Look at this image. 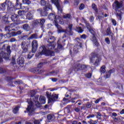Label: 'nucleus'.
I'll use <instances>...</instances> for the list:
<instances>
[{"label": "nucleus", "mask_w": 124, "mask_h": 124, "mask_svg": "<svg viewBox=\"0 0 124 124\" xmlns=\"http://www.w3.org/2000/svg\"><path fill=\"white\" fill-rule=\"evenodd\" d=\"M109 118L108 116H107L106 115H104V119L105 121H106V120H108V119Z\"/></svg>", "instance_id": "64"}, {"label": "nucleus", "mask_w": 124, "mask_h": 124, "mask_svg": "<svg viewBox=\"0 0 124 124\" xmlns=\"http://www.w3.org/2000/svg\"><path fill=\"white\" fill-rule=\"evenodd\" d=\"M115 72V69H112L111 70H110L108 72H107L106 76L104 77L105 79H107L108 78H110V76H111V73H114Z\"/></svg>", "instance_id": "18"}, {"label": "nucleus", "mask_w": 124, "mask_h": 124, "mask_svg": "<svg viewBox=\"0 0 124 124\" xmlns=\"http://www.w3.org/2000/svg\"><path fill=\"white\" fill-rule=\"evenodd\" d=\"M48 18L51 21H53V20H54V22H55V20H57L58 16H56V15H55V14H50L48 16Z\"/></svg>", "instance_id": "15"}, {"label": "nucleus", "mask_w": 124, "mask_h": 124, "mask_svg": "<svg viewBox=\"0 0 124 124\" xmlns=\"http://www.w3.org/2000/svg\"><path fill=\"white\" fill-rule=\"evenodd\" d=\"M63 101H65V103H68L69 102V99L63 98Z\"/></svg>", "instance_id": "56"}, {"label": "nucleus", "mask_w": 124, "mask_h": 124, "mask_svg": "<svg viewBox=\"0 0 124 124\" xmlns=\"http://www.w3.org/2000/svg\"><path fill=\"white\" fill-rule=\"evenodd\" d=\"M111 21L113 26H116L117 25V21H116V20H115L113 18H111Z\"/></svg>", "instance_id": "45"}, {"label": "nucleus", "mask_w": 124, "mask_h": 124, "mask_svg": "<svg viewBox=\"0 0 124 124\" xmlns=\"http://www.w3.org/2000/svg\"><path fill=\"white\" fill-rule=\"evenodd\" d=\"M1 7L3 9L5 10L7 6L8 11L12 12L14 11V5L10 0H6V1L1 4Z\"/></svg>", "instance_id": "5"}, {"label": "nucleus", "mask_w": 124, "mask_h": 124, "mask_svg": "<svg viewBox=\"0 0 124 124\" xmlns=\"http://www.w3.org/2000/svg\"><path fill=\"white\" fill-rule=\"evenodd\" d=\"M90 62L94 63V65L97 66L100 62L99 57H98V54L95 53H92L91 54V57L90 58Z\"/></svg>", "instance_id": "7"}, {"label": "nucleus", "mask_w": 124, "mask_h": 124, "mask_svg": "<svg viewBox=\"0 0 124 124\" xmlns=\"http://www.w3.org/2000/svg\"><path fill=\"white\" fill-rule=\"evenodd\" d=\"M23 29L26 31H31V27L28 24H25L23 25Z\"/></svg>", "instance_id": "22"}, {"label": "nucleus", "mask_w": 124, "mask_h": 124, "mask_svg": "<svg viewBox=\"0 0 124 124\" xmlns=\"http://www.w3.org/2000/svg\"><path fill=\"white\" fill-rule=\"evenodd\" d=\"M79 48H82V44L81 43H78V45L74 46V52H75V53H78V49Z\"/></svg>", "instance_id": "19"}, {"label": "nucleus", "mask_w": 124, "mask_h": 124, "mask_svg": "<svg viewBox=\"0 0 124 124\" xmlns=\"http://www.w3.org/2000/svg\"><path fill=\"white\" fill-rule=\"evenodd\" d=\"M58 10V13H62V9L61 7V5H60V3L57 4V5H55Z\"/></svg>", "instance_id": "27"}, {"label": "nucleus", "mask_w": 124, "mask_h": 124, "mask_svg": "<svg viewBox=\"0 0 124 124\" xmlns=\"http://www.w3.org/2000/svg\"><path fill=\"white\" fill-rule=\"evenodd\" d=\"M79 0H75L74 5H75V6H78V4H79Z\"/></svg>", "instance_id": "51"}, {"label": "nucleus", "mask_w": 124, "mask_h": 124, "mask_svg": "<svg viewBox=\"0 0 124 124\" xmlns=\"http://www.w3.org/2000/svg\"><path fill=\"white\" fill-rule=\"evenodd\" d=\"M113 7L115 8L116 12H118L119 9L123 7V2L115 1L113 4Z\"/></svg>", "instance_id": "9"}, {"label": "nucleus", "mask_w": 124, "mask_h": 124, "mask_svg": "<svg viewBox=\"0 0 124 124\" xmlns=\"http://www.w3.org/2000/svg\"><path fill=\"white\" fill-rule=\"evenodd\" d=\"M92 6V8L94 10V11L97 13V8L96 7V5H95V4H93Z\"/></svg>", "instance_id": "37"}, {"label": "nucleus", "mask_w": 124, "mask_h": 124, "mask_svg": "<svg viewBox=\"0 0 124 124\" xmlns=\"http://www.w3.org/2000/svg\"><path fill=\"white\" fill-rule=\"evenodd\" d=\"M18 16L16 14H13L12 15V16L11 17V19L13 22H16L18 19Z\"/></svg>", "instance_id": "23"}, {"label": "nucleus", "mask_w": 124, "mask_h": 124, "mask_svg": "<svg viewBox=\"0 0 124 124\" xmlns=\"http://www.w3.org/2000/svg\"><path fill=\"white\" fill-rule=\"evenodd\" d=\"M61 39H59L57 42V44H58V49H61L62 46V44H61Z\"/></svg>", "instance_id": "33"}, {"label": "nucleus", "mask_w": 124, "mask_h": 124, "mask_svg": "<svg viewBox=\"0 0 124 124\" xmlns=\"http://www.w3.org/2000/svg\"><path fill=\"white\" fill-rule=\"evenodd\" d=\"M122 12H120V13H118V12H116V17L118 18V20H120V21H121V20H122Z\"/></svg>", "instance_id": "26"}, {"label": "nucleus", "mask_w": 124, "mask_h": 124, "mask_svg": "<svg viewBox=\"0 0 124 124\" xmlns=\"http://www.w3.org/2000/svg\"><path fill=\"white\" fill-rule=\"evenodd\" d=\"M105 66H102L101 67V72H102V73H104V72H105Z\"/></svg>", "instance_id": "47"}, {"label": "nucleus", "mask_w": 124, "mask_h": 124, "mask_svg": "<svg viewBox=\"0 0 124 124\" xmlns=\"http://www.w3.org/2000/svg\"><path fill=\"white\" fill-rule=\"evenodd\" d=\"M18 16H19V17H20V18H21L22 19H25V16H26V15H25V12L23 10L19 11L18 12Z\"/></svg>", "instance_id": "21"}, {"label": "nucleus", "mask_w": 124, "mask_h": 124, "mask_svg": "<svg viewBox=\"0 0 124 124\" xmlns=\"http://www.w3.org/2000/svg\"><path fill=\"white\" fill-rule=\"evenodd\" d=\"M10 42H15L16 41V39L15 38H11L10 40Z\"/></svg>", "instance_id": "62"}, {"label": "nucleus", "mask_w": 124, "mask_h": 124, "mask_svg": "<svg viewBox=\"0 0 124 124\" xmlns=\"http://www.w3.org/2000/svg\"><path fill=\"white\" fill-rule=\"evenodd\" d=\"M86 78H91L92 77V74L89 73L85 75Z\"/></svg>", "instance_id": "53"}, {"label": "nucleus", "mask_w": 124, "mask_h": 124, "mask_svg": "<svg viewBox=\"0 0 124 124\" xmlns=\"http://www.w3.org/2000/svg\"><path fill=\"white\" fill-rule=\"evenodd\" d=\"M44 65V62L39 63L38 64V67L39 68H41L42 67H43Z\"/></svg>", "instance_id": "52"}, {"label": "nucleus", "mask_w": 124, "mask_h": 124, "mask_svg": "<svg viewBox=\"0 0 124 124\" xmlns=\"http://www.w3.org/2000/svg\"><path fill=\"white\" fill-rule=\"evenodd\" d=\"M41 4L43 6L46 5L45 7H46V6H49V5H51L49 4H47V2H46V1H45V0H41Z\"/></svg>", "instance_id": "28"}, {"label": "nucleus", "mask_w": 124, "mask_h": 124, "mask_svg": "<svg viewBox=\"0 0 124 124\" xmlns=\"http://www.w3.org/2000/svg\"><path fill=\"white\" fill-rule=\"evenodd\" d=\"M94 117H95L94 114H90L87 116V119H91L92 118H94Z\"/></svg>", "instance_id": "49"}, {"label": "nucleus", "mask_w": 124, "mask_h": 124, "mask_svg": "<svg viewBox=\"0 0 124 124\" xmlns=\"http://www.w3.org/2000/svg\"><path fill=\"white\" fill-rule=\"evenodd\" d=\"M6 52H7L8 53L3 52V48H0V62H3L2 58L6 60H7L8 59H9V56H10V54L11 53V50H10V46H8L7 47Z\"/></svg>", "instance_id": "3"}, {"label": "nucleus", "mask_w": 124, "mask_h": 124, "mask_svg": "<svg viewBox=\"0 0 124 124\" xmlns=\"http://www.w3.org/2000/svg\"><path fill=\"white\" fill-rule=\"evenodd\" d=\"M39 24H40L39 19H36L33 22L34 26H37Z\"/></svg>", "instance_id": "35"}, {"label": "nucleus", "mask_w": 124, "mask_h": 124, "mask_svg": "<svg viewBox=\"0 0 124 124\" xmlns=\"http://www.w3.org/2000/svg\"><path fill=\"white\" fill-rule=\"evenodd\" d=\"M23 82L22 80H18L15 82V84H18L19 85L22 84Z\"/></svg>", "instance_id": "55"}, {"label": "nucleus", "mask_w": 124, "mask_h": 124, "mask_svg": "<svg viewBox=\"0 0 124 124\" xmlns=\"http://www.w3.org/2000/svg\"><path fill=\"white\" fill-rule=\"evenodd\" d=\"M51 2L52 3H54L55 5H57L59 4V0H51Z\"/></svg>", "instance_id": "43"}, {"label": "nucleus", "mask_w": 124, "mask_h": 124, "mask_svg": "<svg viewBox=\"0 0 124 124\" xmlns=\"http://www.w3.org/2000/svg\"><path fill=\"white\" fill-rule=\"evenodd\" d=\"M51 9H52V6L50 5L48 6H46V7H45L44 10L42 12H40L41 15L42 16H46L48 14L47 11H48V10H51Z\"/></svg>", "instance_id": "11"}, {"label": "nucleus", "mask_w": 124, "mask_h": 124, "mask_svg": "<svg viewBox=\"0 0 124 124\" xmlns=\"http://www.w3.org/2000/svg\"><path fill=\"white\" fill-rule=\"evenodd\" d=\"M55 26L58 29L57 31L58 33H61V32H66V33H67V32L71 33V32L72 31V27L73 25L72 24H70L68 28H67L66 30H63L62 27L59 25V24H58L56 21H55Z\"/></svg>", "instance_id": "6"}, {"label": "nucleus", "mask_w": 124, "mask_h": 124, "mask_svg": "<svg viewBox=\"0 0 124 124\" xmlns=\"http://www.w3.org/2000/svg\"><path fill=\"white\" fill-rule=\"evenodd\" d=\"M18 27L15 26V23H12L10 25L6 26L5 31H17Z\"/></svg>", "instance_id": "8"}, {"label": "nucleus", "mask_w": 124, "mask_h": 124, "mask_svg": "<svg viewBox=\"0 0 124 124\" xmlns=\"http://www.w3.org/2000/svg\"><path fill=\"white\" fill-rule=\"evenodd\" d=\"M87 38V35L86 34H83L81 36H80V38H82V39H86Z\"/></svg>", "instance_id": "58"}, {"label": "nucleus", "mask_w": 124, "mask_h": 124, "mask_svg": "<svg viewBox=\"0 0 124 124\" xmlns=\"http://www.w3.org/2000/svg\"><path fill=\"white\" fill-rule=\"evenodd\" d=\"M19 111V107L17 106L13 109V112L14 114H17Z\"/></svg>", "instance_id": "30"}, {"label": "nucleus", "mask_w": 124, "mask_h": 124, "mask_svg": "<svg viewBox=\"0 0 124 124\" xmlns=\"http://www.w3.org/2000/svg\"><path fill=\"white\" fill-rule=\"evenodd\" d=\"M37 38H38V36L37 35V34L34 33L29 38V39H37Z\"/></svg>", "instance_id": "25"}, {"label": "nucleus", "mask_w": 124, "mask_h": 124, "mask_svg": "<svg viewBox=\"0 0 124 124\" xmlns=\"http://www.w3.org/2000/svg\"><path fill=\"white\" fill-rule=\"evenodd\" d=\"M56 38L54 36L50 37L48 40L47 42L49 43L47 46V48L45 46H43L40 47V50L42 51L41 52H39L36 54V57L40 56V55H45L46 56H55V53L53 51L50 50H54L55 47H56Z\"/></svg>", "instance_id": "2"}, {"label": "nucleus", "mask_w": 124, "mask_h": 124, "mask_svg": "<svg viewBox=\"0 0 124 124\" xmlns=\"http://www.w3.org/2000/svg\"><path fill=\"white\" fill-rule=\"evenodd\" d=\"M57 22V24H60L61 25H63L64 24V22L62 20V18H61V16H58L57 18L56 19V20H55L54 22V25H55V23Z\"/></svg>", "instance_id": "16"}, {"label": "nucleus", "mask_w": 124, "mask_h": 124, "mask_svg": "<svg viewBox=\"0 0 124 124\" xmlns=\"http://www.w3.org/2000/svg\"><path fill=\"white\" fill-rule=\"evenodd\" d=\"M2 19L4 22H7V20H8V16H7V15H5L3 17Z\"/></svg>", "instance_id": "41"}, {"label": "nucleus", "mask_w": 124, "mask_h": 124, "mask_svg": "<svg viewBox=\"0 0 124 124\" xmlns=\"http://www.w3.org/2000/svg\"><path fill=\"white\" fill-rule=\"evenodd\" d=\"M71 17V16L70 14H66V15H65L63 16V18L64 19H70Z\"/></svg>", "instance_id": "39"}, {"label": "nucleus", "mask_w": 124, "mask_h": 124, "mask_svg": "<svg viewBox=\"0 0 124 124\" xmlns=\"http://www.w3.org/2000/svg\"><path fill=\"white\" fill-rule=\"evenodd\" d=\"M47 119L48 120H53V116L51 115H48L47 116Z\"/></svg>", "instance_id": "59"}, {"label": "nucleus", "mask_w": 124, "mask_h": 124, "mask_svg": "<svg viewBox=\"0 0 124 124\" xmlns=\"http://www.w3.org/2000/svg\"><path fill=\"white\" fill-rule=\"evenodd\" d=\"M70 108H71V105H69L67 107L65 108V110L66 111L67 113L70 112Z\"/></svg>", "instance_id": "31"}, {"label": "nucleus", "mask_w": 124, "mask_h": 124, "mask_svg": "<svg viewBox=\"0 0 124 124\" xmlns=\"http://www.w3.org/2000/svg\"><path fill=\"white\" fill-rule=\"evenodd\" d=\"M90 124H97V120H90V121L88 122Z\"/></svg>", "instance_id": "32"}, {"label": "nucleus", "mask_w": 124, "mask_h": 124, "mask_svg": "<svg viewBox=\"0 0 124 124\" xmlns=\"http://www.w3.org/2000/svg\"><path fill=\"white\" fill-rule=\"evenodd\" d=\"M31 99H34L33 101L29 99H27V102L29 104L28 108H26V111H24V113H27L28 112L29 113H31L35 109V108L33 106V104L35 103V106L37 107H40L41 106V104H45L46 99L44 96H41L40 97V102L37 101L38 100V97H34L33 95L36 93V92L34 90H32L31 92Z\"/></svg>", "instance_id": "1"}, {"label": "nucleus", "mask_w": 124, "mask_h": 124, "mask_svg": "<svg viewBox=\"0 0 124 124\" xmlns=\"http://www.w3.org/2000/svg\"><path fill=\"white\" fill-rule=\"evenodd\" d=\"M84 8H85V5H84L83 3L81 4L79 7V10H83Z\"/></svg>", "instance_id": "44"}, {"label": "nucleus", "mask_w": 124, "mask_h": 124, "mask_svg": "<svg viewBox=\"0 0 124 124\" xmlns=\"http://www.w3.org/2000/svg\"><path fill=\"white\" fill-rule=\"evenodd\" d=\"M39 20V22H40V25H44V24L45 23V19L43 18V19H40Z\"/></svg>", "instance_id": "40"}, {"label": "nucleus", "mask_w": 124, "mask_h": 124, "mask_svg": "<svg viewBox=\"0 0 124 124\" xmlns=\"http://www.w3.org/2000/svg\"><path fill=\"white\" fill-rule=\"evenodd\" d=\"M106 32L107 33V35H110V34H111V30L110 29V28L107 29Z\"/></svg>", "instance_id": "46"}, {"label": "nucleus", "mask_w": 124, "mask_h": 124, "mask_svg": "<svg viewBox=\"0 0 124 124\" xmlns=\"http://www.w3.org/2000/svg\"><path fill=\"white\" fill-rule=\"evenodd\" d=\"M26 17L28 20H32V19H33V15L29 12L27 14Z\"/></svg>", "instance_id": "24"}, {"label": "nucleus", "mask_w": 124, "mask_h": 124, "mask_svg": "<svg viewBox=\"0 0 124 124\" xmlns=\"http://www.w3.org/2000/svg\"><path fill=\"white\" fill-rule=\"evenodd\" d=\"M32 56H33V54L30 53V54L28 56V59L29 60L31 59V58H32Z\"/></svg>", "instance_id": "57"}, {"label": "nucleus", "mask_w": 124, "mask_h": 124, "mask_svg": "<svg viewBox=\"0 0 124 124\" xmlns=\"http://www.w3.org/2000/svg\"><path fill=\"white\" fill-rule=\"evenodd\" d=\"M77 31H78L79 33H82V32L83 31V30H82V28L78 27L77 28Z\"/></svg>", "instance_id": "36"}, {"label": "nucleus", "mask_w": 124, "mask_h": 124, "mask_svg": "<svg viewBox=\"0 0 124 124\" xmlns=\"http://www.w3.org/2000/svg\"><path fill=\"white\" fill-rule=\"evenodd\" d=\"M13 33H15V34H16V35H18L19 34H21V33H22V31H17L16 32H13Z\"/></svg>", "instance_id": "48"}, {"label": "nucleus", "mask_w": 124, "mask_h": 124, "mask_svg": "<svg viewBox=\"0 0 124 124\" xmlns=\"http://www.w3.org/2000/svg\"><path fill=\"white\" fill-rule=\"evenodd\" d=\"M4 72H6V69L0 67V73H4Z\"/></svg>", "instance_id": "42"}, {"label": "nucleus", "mask_w": 124, "mask_h": 124, "mask_svg": "<svg viewBox=\"0 0 124 124\" xmlns=\"http://www.w3.org/2000/svg\"><path fill=\"white\" fill-rule=\"evenodd\" d=\"M86 26L89 31H90L92 35H93L92 41L93 42L94 44L96 45V46H98L99 44L98 43V42H97V40H96V38L95 37V31H94V30H93V27H92L88 22L86 23Z\"/></svg>", "instance_id": "4"}, {"label": "nucleus", "mask_w": 124, "mask_h": 124, "mask_svg": "<svg viewBox=\"0 0 124 124\" xmlns=\"http://www.w3.org/2000/svg\"><path fill=\"white\" fill-rule=\"evenodd\" d=\"M16 6H19V8H21L22 7V4L19 3V0H16Z\"/></svg>", "instance_id": "38"}, {"label": "nucleus", "mask_w": 124, "mask_h": 124, "mask_svg": "<svg viewBox=\"0 0 124 124\" xmlns=\"http://www.w3.org/2000/svg\"><path fill=\"white\" fill-rule=\"evenodd\" d=\"M11 65H14V64H16V61L15 59L13 58L12 60V62L11 63Z\"/></svg>", "instance_id": "50"}, {"label": "nucleus", "mask_w": 124, "mask_h": 124, "mask_svg": "<svg viewBox=\"0 0 124 124\" xmlns=\"http://www.w3.org/2000/svg\"><path fill=\"white\" fill-rule=\"evenodd\" d=\"M34 124H40V122H39V120H34Z\"/></svg>", "instance_id": "60"}, {"label": "nucleus", "mask_w": 124, "mask_h": 124, "mask_svg": "<svg viewBox=\"0 0 124 124\" xmlns=\"http://www.w3.org/2000/svg\"><path fill=\"white\" fill-rule=\"evenodd\" d=\"M28 47H29V44L27 42H22L21 43V48L23 53L28 52Z\"/></svg>", "instance_id": "13"}, {"label": "nucleus", "mask_w": 124, "mask_h": 124, "mask_svg": "<svg viewBox=\"0 0 124 124\" xmlns=\"http://www.w3.org/2000/svg\"><path fill=\"white\" fill-rule=\"evenodd\" d=\"M17 62L19 65H22L25 62V59L22 57H19L17 59Z\"/></svg>", "instance_id": "17"}, {"label": "nucleus", "mask_w": 124, "mask_h": 124, "mask_svg": "<svg viewBox=\"0 0 124 124\" xmlns=\"http://www.w3.org/2000/svg\"><path fill=\"white\" fill-rule=\"evenodd\" d=\"M105 41L107 43V44H110V40L109 39V38H106L105 39Z\"/></svg>", "instance_id": "54"}, {"label": "nucleus", "mask_w": 124, "mask_h": 124, "mask_svg": "<svg viewBox=\"0 0 124 124\" xmlns=\"http://www.w3.org/2000/svg\"><path fill=\"white\" fill-rule=\"evenodd\" d=\"M90 22H93V20H94V17H93V16H90Z\"/></svg>", "instance_id": "63"}, {"label": "nucleus", "mask_w": 124, "mask_h": 124, "mask_svg": "<svg viewBox=\"0 0 124 124\" xmlns=\"http://www.w3.org/2000/svg\"><path fill=\"white\" fill-rule=\"evenodd\" d=\"M37 47H38V44H37V41L34 40L32 42V52L35 53L37 50Z\"/></svg>", "instance_id": "12"}, {"label": "nucleus", "mask_w": 124, "mask_h": 124, "mask_svg": "<svg viewBox=\"0 0 124 124\" xmlns=\"http://www.w3.org/2000/svg\"><path fill=\"white\" fill-rule=\"evenodd\" d=\"M12 36H16V34H15V33H13V32H12L11 33H8L4 35L3 37L6 39L10 38V37H12Z\"/></svg>", "instance_id": "20"}, {"label": "nucleus", "mask_w": 124, "mask_h": 124, "mask_svg": "<svg viewBox=\"0 0 124 124\" xmlns=\"http://www.w3.org/2000/svg\"><path fill=\"white\" fill-rule=\"evenodd\" d=\"M58 98H59V95L58 94H52L51 97L48 99V103H51V102H54V101H56Z\"/></svg>", "instance_id": "14"}, {"label": "nucleus", "mask_w": 124, "mask_h": 124, "mask_svg": "<svg viewBox=\"0 0 124 124\" xmlns=\"http://www.w3.org/2000/svg\"><path fill=\"white\" fill-rule=\"evenodd\" d=\"M51 81H52V82H57V81H58V78H51Z\"/></svg>", "instance_id": "61"}, {"label": "nucleus", "mask_w": 124, "mask_h": 124, "mask_svg": "<svg viewBox=\"0 0 124 124\" xmlns=\"http://www.w3.org/2000/svg\"><path fill=\"white\" fill-rule=\"evenodd\" d=\"M22 2L24 4H31L30 0H22Z\"/></svg>", "instance_id": "34"}, {"label": "nucleus", "mask_w": 124, "mask_h": 124, "mask_svg": "<svg viewBox=\"0 0 124 124\" xmlns=\"http://www.w3.org/2000/svg\"><path fill=\"white\" fill-rule=\"evenodd\" d=\"M42 72V71H41L38 68H35L33 71V73H35V74H40V73H41Z\"/></svg>", "instance_id": "29"}, {"label": "nucleus", "mask_w": 124, "mask_h": 124, "mask_svg": "<svg viewBox=\"0 0 124 124\" xmlns=\"http://www.w3.org/2000/svg\"><path fill=\"white\" fill-rule=\"evenodd\" d=\"M88 67V65L81 64H77L75 66V71H78V70H84Z\"/></svg>", "instance_id": "10"}]
</instances>
